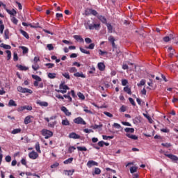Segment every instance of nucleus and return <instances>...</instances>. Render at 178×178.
Instances as JSON below:
<instances>
[{
  "mask_svg": "<svg viewBox=\"0 0 178 178\" xmlns=\"http://www.w3.org/2000/svg\"><path fill=\"white\" fill-rule=\"evenodd\" d=\"M17 90L19 92H22L23 94H26V92L28 94H33V90H31V89L23 88L22 86H18Z\"/></svg>",
  "mask_w": 178,
  "mask_h": 178,
  "instance_id": "nucleus-1",
  "label": "nucleus"
},
{
  "mask_svg": "<svg viewBox=\"0 0 178 178\" xmlns=\"http://www.w3.org/2000/svg\"><path fill=\"white\" fill-rule=\"evenodd\" d=\"M42 134L44 136V138L48 139L49 137H52L54 136V133L48 129L42 130Z\"/></svg>",
  "mask_w": 178,
  "mask_h": 178,
  "instance_id": "nucleus-2",
  "label": "nucleus"
},
{
  "mask_svg": "<svg viewBox=\"0 0 178 178\" xmlns=\"http://www.w3.org/2000/svg\"><path fill=\"white\" fill-rule=\"evenodd\" d=\"M74 123H75L76 124H87L86 121H84V119H83L81 117H77L76 118H74Z\"/></svg>",
  "mask_w": 178,
  "mask_h": 178,
  "instance_id": "nucleus-3",
  "label": "nucleus"
},
{
  "mask_svg": "<svg viewBox=\"0 0 178 178\" xmlns=\"http://www.w3.org/2000/svg\"><path fill=\"white\" fill-rule=\"evenodd\" d=\"M25 109H26V111H33V107L31 106H20L17 108V111L18 112H23V111H25Z\"/></svg>",
  "mask_w": 178,
  "mask_h": 178,
  "instance_id": "nucleus-4",
  "label": "nucleus"
},
{
  "mask_svg": "<svg viewBox=\"0 0 178 178\" xmlns=\"http://www.w3.org/2000/svg\"><path fill=\"white\" fill-rule=\"evenodd\" d=\"M29 156L31 159H37L38 158V153L35 151H32L29 154Z\"/></svg>",
  "mask_w": 178,
  "mask_h": 178,
  "instance_id": "nucleus-5",
  "label": "nucleus"
},
{
  "mask_svg": "<svg viewBox=\"0 0 178 178\" xmlns=\"http://www.w3.org/2000/svg\"><path fill=\"white\" fill-rule=\"evenodd\" d=\"M60 111H62L66 116H71L72 115V113L70 111H69L67 108H66L65 106H62L60 108Z\"/></svg>",
  "mask_w": 178,
  "mask_h": 178,
  "instance_id": "nucleus-6",
  "label": "nucleus"
},
{
  "mask_svg": "<svg viewBox=\"0 0 178 178\" xmlns=\"http://www.w3.org/2000/svg\"><path fill=\"white\" fill-rule=\"evenodd\" d=\"M89 29L90 30H99V27H101V24H93L89 25Z\"/></svg>",
  "mask_w": 178,
  "mask_h": 178,
  "instance_id": "nucleus-7",
  "label": "nucleus"
},
{
  "mask_svg": "<svg viewBox=\"0 0 178 178\" xmlns=\"http://www.w3.org/2000/svg\"><path fill=\"white\" fill-rule=\"evenodd\" d=\"M36 104H37V105H39V106H42L44 108H47V106H48V105H49L48 102H42L41 100H37Z\"/></svg>",
  "mask_w": 178,
  "mask_h": 178,
  "instance_id": "nucleus-8",
  "label": "nucleus"
},
{
  "mask_svg": "<svg viewBox=\"0 0 178 178\" xmlns=\"http://www.w3.org/2000/svg\"><path fill=\"white\" fill-rule=\"evenodd\" d=\"M165 156H167L170 159H172L174 161H178V157L177 156H175L173 154H168L166 153L164 154Z\"/></svg>",
  "mask_w": 178,
  "mask_h": 178,
  "instance_id": "nucleus-9",
  "label": "nucleus"
},
{
  "mask_svg": "<svg viewBox=\"0 0 178 178\" xmlns=\"http://www.w3.org/2000/svg\"><path fill=\"white\" fill-rule=\"evenodd\" d=\"M88 168H92V166H98V163L95 161H89L87 163Z\"/></svg>",
  "mask_w": 178,
  "mask_h": 178,
  "instance_id": "nucleus-10",
  "label": "nucleus"
},
{
  "mask_svg": "<svg viewBox=\"0 0 178 178\" xmlns=\"http://www.w3.org/2000/svg\"><path fill=\"white\" fill-rule=\"evenodd\" d=\"M31 119H33V116L28 115L24 119V124H29V123H31Z\"/></svg>",
  "mask_w": 178,
  "mask_h": 178,
  "instance_id": "nucleus-11",
  "label": "nucleus"
},
{
  "mask_svg": "<svg viewBox=\"0 0 178 178\" xmlns=\"http://www.w3.org/2000/svg\"><path fill=\"white\" fill-rule=\"evenodd\" d=\"M59 88L60 90H63V91H65V93L67 92V90H69V87L65 83L60 84Z\"/></svg>",
  "mask_w": 178,
  "mask_h": 178,
  "instance_id": "nucleus-12",
  "label": "nucleus"
},
{
  "mask_svg": "<svg viewBox=\"0 0 178 178\" xmlns=\"http://www.w3.org/2000/svg\"><path fill=\"white\" fill-rule=\"evenodd\" d=\"M69 137H70V138H74L75 140H77V139L80 138V136L77 135L74 132H72V133L70 134Z\"/></svg>",
  "mask_w": 178,
  "mask_h": 178,
  "instance_id": "nucleus-13",
  "label": "nucleus"
},
{
  "mask_svg": "<svg viewBox=\"0 0 178 178\" xmlns=\"http://www.w3.org/2000/svg\"><path fill=\"white\" fill-rule=\"evenodd\" d=\"M97 67L100 72H104V70H105V64H104V63H99Z\"/></svg>",
  "mask_w": 178,
  "mask_h": 178,
  "instance_id": "nucleus-14",
  "label": "nucleus"
},
{
  "mask_svg": "<svg viewBox=\"0 0 178 178\" xmlns=\"http://www.w3.org/2000/svg\"><path fill=\"white\" fill-rule=\"evenodd\" d=\"M6 10L7 13H8L9 15H10L11 16H16L17 15V12L15 11V9H13V10H9L8 8H6Z\"/></svg>",
  "mask_w": 178,
  "mask_h": 178,
  "instance_id": "nucleus-15",
  "label": "nucleus"
},
{
  "mask_svg": "<svg viewBox=\"0 0 178 178\" xmlns=\"http://www.w3.org/2000/svg\"><path fill=\"white\" fill-rule=\"evenodd\" d=\"M73 37H74V40H76V41H79V42H84V39H83V38H81V36L75 35Z\"/></svg>",
  "mask_w": 178,
  "mask_h": 178,
  "instance_id": "nucleus-16",
  "label": "nucleus"
},
{
  "mask_svg": "<svg viewBox=\"0 0 178 178\" xmlns=\"http://www.w3.org/2000/svg\"><path fill=\"white\" fill-rule=\"evenodd\" d=\"M61 124L63 126H70V122L67 120V118H65L64 120H62Z\"/></svg>",
  "mask_w": 178,
  "mask_h": 178,
  "instance_id": "nucleus-17",
  "label": "nucleus"
},
{
  "mask_svg": "<svg viewBox=\"0 0 178 178\" xmlns=\"http://www.w3.org/2000/svg\"><path fill=\"white\" fill-rule=\"evenodd\" d=\"M75 77H81L82 79H86V75L83 72H76L74 74Z\"/></svg>",
  "mask_w": 178,
  "mask_h": 178,
  "instance_id": "nucleus-18",
  "label": "nucleus"
},
{
  "mask_svg": "<svg viewBox=\"0 0 178 178\" xmlns=\"http://www.w3.org/2000/svg\"><path fill=\"white\" fill-rule=\"evenodd\" d=\"M58 122H56V120H54V121H50V122H49L48 124V127H51V129H54V127H55V125L57 124Z\"/></svg>",
  "mask_w": 178,
  "mask_h": 178,
  "instance_id": "nucleus-19",
  "label": "nucleus"
},
{
  "mask_svg": "<svg viewBox=\"0 0 178 178\" xmlns=\"http://www.w3.org/2000/svg\"><path fill=\"white\" fill-rule=\"evenodd\" d=\"M127 137H128L129 138H131V140H138V137H137V136L136 135H131L130 134H126Z\"/></svg>",
  "mask_w": 178,
  "mask_h": 178,
  "instance_id": "nucleus-20",
  "label": "nucleus"
},
{
  "mask_svg": "<svg viewBox=\"0 0 178 178\" xmlns=\"http://www.w3.org/2000/svg\"><path fill=\"white\" fill-rule=\"evenodd\" d=\"M1 48H3L4 49H10L12 48V47H10V45L8 44H5L3 43H1L0 44Z\"/></svg>",
  "mask_w": 178,
  "mask_h": 178,
  "instance_id": "nucleus-21",
  "label": "nucleus"
},
{
  "mask_svg": "<svg viewBox=\"0 0 178 178\" xmlns=\"http://www.w3.org/2000/svg\"><path fill=\"white\" fill-rule=\"evenodd\" d=\"M106 26H107V29L108 30V33H113V27L111 24H106Z\"/></svg>",
  "mask_w": 178,
  "mask_h": 178,
  "instance_id": "nucleus-22",
  "label": "nucleus"
},
{
  "mask_svg": "<svg viewBox=\"0 0 178 178\" xmlns=\"http://www.w3.org/2000/svg\"><path fill=\"white\" fill-rule=\"evenodd\" d=\"M168 53L170 54V56L172 57V55H175V49H173V47H170L168 49Z\"/></svg>",
  "mask_w": 178,
  "mask_h": 178,
  "instance_id": "nucleus-23",
  "label": "nucleus"
},
{
  "mask_svg": "<svg viewBox=\"0 0 178 178\" xmlns=\"http://www.w3.org/2000/svg\"><path fill=\"white\" fill-rule=\"evenodd\" d=\"M98 19L99 20H101L102 22H103L104 24H106V18H105V17L100 15L98 16Z\"/></svg>",
  "mask_w": 178,
  "mask_h": 178,
  "instance_id": "nucleus-24",
  "label": "nucleus"
},
{
  "mask_svg": "<svg viewBox=\"0 0 178 178\" xmlns=\"http://www.w3.org/2000/svg\"><path fill=\"white\" fill-rule=\"evenodd\" d=\"M74 173V170H65V174L67 176H72Z\"/></svg>",
  "mask_w": 178,
  "mask_h": 178,
  "instance_id": "nucleus-25",
  "label": "nucleus"
},
{
  "mask_svg": "<svg viewBox=\"0 0 178 178\" xmlns=\"http://www.w3.org/2000/svg\"><path fill=\"white\" fill-rule=\"evenodd\" d=\"M47 76H48L49 79H56V73L49 72Z\"/></svg>",
  "mask_w": 178,
  "mask_h": 178,
  "instance_id": "nucleus-26",
  "label": "nucleus"
},
{
  "mask_svg": "<svg viewBox=\"0 0 178 178\" xmlns=\"http://www.w3.org/2000/svg\"><path fill=\"white\" fill-rule=\"evenodd\" d=\"M9 106H17V104H16V102H15L13 99H10L8 102Z\"/></svg>",
  "mask_w": 178,
  "mask_h": 178,
  "instance_id": "nucleus-27",
  "label": "nucleus"
},
{
  "mask_svg": "<svg viewBox=\"0 0 178 178\" xmlns=\"http://www.w3.org/2000/svg\"><path fill=\"white\" fill-rule=\"evenodd\" d=\"M19 48L22 49L23 54H28L29 53V48L24 47V46H20Z\"/></svg>",
  "mask_w": 178,
  "mask_h": 178,
  "instance_id": "nucleus-28",
  "label": "nucleus"
},
{
  "mask_svg": "<svg viewBox=\"0 0 178 178\" xmlns=\"http://www.w3.org/2000/svg\"><path fill=\"white\" fill-rule=\"evenodd\" d=\"M124 91L127 92V94H129V95H131V89L129 88V86H126L124 88Z\"/></svg>",
  "mask_w": 178,
  "mask_h": 178,
  "instance_id": "nucleus-29",
  "label": "nucleus"
},
{
  "mask_svg": "<svg viewBox=\"0 0 178 178\" xmlns=\"http://www.w3.org/2000/svg\"><path fill=\"white\" fill-rule=\"evenodd\" d=\"M32 78L34 79V80H35V81H42L41 77H40L38 75H32Z\"/></svg>",
  "mask_w": 178,
  "mask_h": 178,
  "instance_id": "nucleus-30",
  "label": "nucleus"
},
{
  "mask_svg": "<svg viewBox=\"0 0 178 178\" xmlns=\"http://www.w3.org/2000/svg\"><path fill=\"white\" fill-rule=\"evenodd\" d=\"M32 68L35 72L40 69V65H38L37 63H34L33 65H32Z\"/></svg>",
  "mask_w": 178,
  "mask_h": 178,
  "instance_id": "nucleus-31",
  "label": "nucleus"
},
{
  "mask_svg": "<svg viewBox=\"0 0 178 178\" xmlns=\"http://www.w3.org/2000/svg\"><path fill=\"white\" fill-rule=\"evenodd\" d=\"M6 54H7V60H10V58H12V52L9 50H6Z\"/></svg>",
  "mask_w": 178,
  "mask_h": 178,
  "instance_id": "nucleus-32",
  "label": "nucleus"
},
{
  "mask_svg": "<svg viewBox=\"0 0 178 178\" xmlns=\"http://www.w3.org/2000/svg\"><path fill=\"white\" fill-rule=\"evenodd\" d=\"M4 38L5 40H9V30L8 29L4 31Z\"/></svg>",
  "mask_w": 178,
  "mask_h": 178,
  "instance_id": "nucleus-33",
  "label": "nucleus"
},
{
  "mask_svg": "<svg viewBox=\"0 0 178 178\" xmlns=\"http://www.w3.org/2000/svg\"><path fill=\"white\" fill-rule=\"evenodd\" d=\"M63 97H64V98H67V99L70 102H72V97H70V92H68L67 95H64Z\"/></svg>",
  "mask_w": 178,
  "mask_h": 178,
  "instance_id": "nucleus-34",
  "label": "nucleus"
},
{
  "mask_svg": "<svg viewBox=\"0 0 178 178\" xmlns=\"http://www.w3.org/2000/svg\"><path fill=\"white\" fill-rule=\"evenodd\" d=\"M22 131L21 129H15L12 131V134H19Z\"/></svg>",
  "mask_w": 178,
  "mask_h": 178,
  "instance_id": "nucleus-35",
  "label": "nucleus"
},
{
  "mask_svg": "<svg viewBox=\"0 0 178 178\" xmlns=\"http://www.w3.org/2000/svg\"><path fill=\"white\" fill-rule=\"evenodd\" d=\"M35 150L37 151V152H38L39 154H41V149L40 148V143H35Z\"/></svg>",
  "mask_w": 178,
  "mask_h": 178,
  "instance_id": "nucleus-36",
  "label": "nucleus"
},
{
  "mask_svg": "<svg viewBox=\"0 0 178 178\" xmlns=\"http://www.w3.org/2000/svg\"><path fill=\"white\" fill-rule=\"evenodd\" d=\"M145 79H142L140 83H137L138 87H141V86H145Z\"/></svg>",
  "mask_w": 178,
  "mask_h": 178,
  "instance_id": "nucleus-37",
  "label": "nucleus"
},
{
  "mask_svg": "<svg viewBox=\"0 0 178 178\" xmlns=\"http://www.w3.org/2000/svg\"><path fill=\"white\" fill-rule=\"evenodd\" d=\"M124 131L126 133H134V128H125Z\"/></svg>",
  "mask_w": 178,
  "mask_h": 178,
  "instance_id": "nucleus-38",
  "label": "nucleus"
},
{
  "mask_svg": "<svg viewBox=\"0 0 178 178\" xmlns=\"http://www.w3.org/2000/svg\"><path fill=\"white\" fill-rule=\"evenodd\" d=\"M56 119V117H51L50 118H45L44 120H46V122H47V123L49 124L51 120H55Z\"/></svg>",
  "mask_w": 178,
  "mask_h": 178,
  "instance_id": "nucleus-39",
  "label": "nucleus"
},
{
  "mask_svg": "<svg viewBox=\"0 0 178 178\" xmlns=\"http://www.w3.org/2000/svg\"><path fill=\"white\" fill-rule=\"evenodd\" d=\"M20 33H21V34H22V35H24V37H25V38H29V34L27 33V32L21 29Z\"/></svg>",
  "mask_w": 178,
  "mask_h": 178,
  "instance_id": "nucleus-40",
  "label": "nucleus"
},
{
  "mask_svg": "<svg viewBox=\"0 0 178 178\" xmlns=\"http://www.w3.org/2000/svg\"><path fill=\"white\" fill-rule=\"evenodd\" d=\"M143 116H145V118H147L149 123H152L153 122L152 118H151L149 115H148L147 114L143 113Z\"/></svg>",
  "mask_w": 178,
  "mask_h": 178,
  "instance_id": "nucleus-41",
  "label": "nucleus"
},
{
  "mask_svg": "<svg viewBox=\"0 0 178 178\" xmlns=\"http://www.w3.org/2000/svg\"><path fill=\"white\" fill-rule=\"evenodd\" d=\"M79 49H80L81 52H82V54H86V55H90V51L86 50L85 49L80 47Z\"/></svg>",
  "mask_w": 178,
  "mask_h": 178,
  "instance_id": "nucleus-42",
  "label": "nucleus"
},
{
  "mask_svg": "<svg viewBox=\"0 0 178 178\" xmlns=\"http://www.w3.org/2000/svg\"><path fill=\"white\" fill-rule=\"evenodd\" d=\"M70 73H76L77 72V69L75 67H71L69 70Z\"/></svg>",
  "mask_w": 178,
  "mask_h": 178,
  "instance_id": "nucleus-43",
  "label": "nucleus"
},
{
  "mask_svg": "<svg viewBox=\"0 0 178 178\" xmlns=\"http://www.w3.org/2000/svg\"><path fill=\"white\" fill-rule=\"evenodd\" d=\"M72 162H73V158H70V159L64 161L65 165H67L69 163H72Z\"/></svg>",
  "mask_w": 178,
  "mask_h": 178,
  "instance_id": "nucleus-44",
  "label": "nucleus"
},
{
  "mask_svg": "<svg viewBox=\"0 0 178 178\" xmlns=\"http://www.w3.org/2000/svg\"><path fill=\"white\" fill-rule=\"evenodd\" d=\"M93 175H101V169L95 168Z\"/></svg>",
  "mask_w": 178,
  "mask_h": 178,
  "instance_id": "nucleus-45",
  "label": "nucleus"
},
{
  "mask_svg": "<svg viewBox=\"0 0 178 178\" xmlns=\"http://www.w3.org/2000/svg\"><path fill=\"white\" fill-rule=\"evenodd\" d=\"M44 65L47 66L48 69H52V67H55V64L54 63H46Z\"/></svg>",
  "mask_w": 178,
  "mask_h": 178,
  "instance_id": "nucleus-46",
  "label": "nucleus"
},
{
  "mask_svg": "<svg viewBox=\"0 0 178 178\" xmlns=\"http://www.w3.org/2000/svg\"><path fill=\"white\" fill-rule=\"evenodd\" d=\"M89 12L91 15H93V16H97V15H98V13L95 10L89 9Z\"/></svg>",
  "mask_w": 178,
  "mask_h": 178,
  "instance_id": "nucleus-47",
  "label": "nucleus"
},
{
  "mask_svg": "<svg viewBox=\"0 0 178 178\" xmlns=\"http://www.w3.org/2000/svg\"><path fill=\"white\" fill-rule=\"evenodd\" d=\"M62 76H63V77H65L67 80H70V75H69L67 72L63 73Z\"/></svg>",
  "mask_w": 178,
  "mask_h": 178,
  "instance_id": "nucleus-48",
  "label": "nucleus"
},
{
  "mask_svg": "<svg viewBox=\"0 0 178 178\" xmlns=\"http://www.w3.org/2000/svg\"><path fill=\"white\" fill-rule=\"evenodd\" d=\"M11 21H12V22H13L14 24H17V23H18V22H19V20H17V19L16 17H13L11 18Z\"/></svg>",
  "mask_w": 178,
  "mask_h": 178,
  "instance_id": "nucleus-49",
  "label": "nucleus"
},
{
  "mask_svg": "<svg viewBox=\"0 0 178 178\" xmlns=\"http://www.w3.org/2000/svg\"><path fill=\"white\" fill-rule=\"evenodd\" d=\"M99 55L101 56H104V55H108V52L106 51H103L102 50H99Z\"/></svg>",
  "mask_w": 178,
  "mask_h": 178,
  "instance_id": "nucleus-50",
  "label": "nucleus"
},
{
  "mask_svg": "<svg viewBox=\"0 0 178 178\" xmlns=\"http://www.w3.org/2000/svg\"><path fill=\"white\" fill-rule=\"evenodd\" d=\"M75 149H76V147H74V146H71L69 147L68 151L70 154H72V152H74Z\"/></svg>",
  "mask_w": 178,
  "mask_h": 178,
  "instance_id": "nucleus-51",
  "label": "nucleus"
},
{
  "mask_svg": "<svg viewBox=\"0 0 178 178\" xmlns=\"http://www.w3.org/2000/svg\"><path fill=\"white\" fill-rule=\"evenodd\" d=\"M136 172H137V167H131L130 168L131 173H136Z\"/></svg>",
  "mask_w": 178,
  "mask_h": 178,
  "instance_id": "nucleus-52",
  "label": "nucleus"
},
{
  "mask_svg": "<svg viewBox=\"0 0 178 178\" xmlns=\"http://www.w3.org/2000/svg\"><path fill=\"white\" fill-rule=\"evenodd\" d=\"M18 68L19 69V70H27L29 68L26 67V66H23V65H18Z\"/></svg>",
  "mask_w": 178,
  "mask_h": 178,
  "instance_id": "nucleus-53",
  "label": "nucleus"
},
{
  "mask_svg": "<svg viewBox=\"0 0 178 178\" xmlns=\"http://www.w3.org/2000/svg\"><path fill=\"white\" fill-rule=\"evenodd\" d=\"M78 151H87V148L86 147H77Z\"/></svg>",
  "mask_w": 178,
  "mask_h": 178,
  "instance_id": "nucleus-54",
  "label": "nucleus"
},
{
  "mask_svg": "<svg viewBox=\"0 0 178 178\" xmlns=\"http://www.w3.org/2000/svg\"><path fill=\"white\" fill-rule=\"evenodd\" d=\"M79 98H80V99H85L86 97H84V95H83V93L81 92H78L77 94Z\"/></svg>",
  "mask_w": 178,
  "mask_h": 178,
  "instance_id": "nucleus-55",
  "label": "nucleus"
},
{
  "mask_svg": "<svg viewBox=\"0 0 178 178\" xmlns=\"http://www.w3.org/2000/svg\"><path fill=\"white\" fill-rule=\"evenodd\" d=\"M13 59H14L15 62L18 60L19 57L17 56V53L14 52V54H13Z\"/></svg>",
  "mask_w": 178,
  "mask_h": 178,
  "instance_id": "nucleus-56",
  "label": "nucleus"
},
{
  "mask_svg": "<svg viewBox=\"0 0 178 178\" xmlns=\"http://www.w3.org/2000/svg\"><path fill=\"white\" fill-rule=\"evenodd\" d=\"M129 84V81L127 79H122V86H127Z\"/></svg>",
  "mask_w": 178,
  "mask_h": 178,
  "instance_id": "nucleus-57",
  "label": "nucleus"
},
{
  "mask_svg": "<svg viewBox=\"0 0 178 178\" xmlns=\"http://www.w3.org/2000/svg\"><path fill=\"white\" fill-rule=\"evenodd\" d=\"M101 127H102V125H101V124H99V125L95 124V125L92 126V129H93L94 130H95L97 129H99Z\"/></svg>",
  "mask_w": 178,
  "mask_h": 178,
  "instance_id": "nucleus-58",
  "label": "nucleus"
},
{
  "mask_svg": "<svg viewBox=\"0 0 178 178\" xmlns=\"http://www.w3.org/2000/svg\"><path fill=\"white\" fill-rule=\"evenodd\" d=\"M5 161L6 162H10V161H12V157L10 156H6L5 157Z\"/></svg>",
  "mask_w": 178,
  "mask_h": 178,
  "instance_id": "nucleus-59",
  "label": "nucleus"
},
{
  "mask_svg": "<svg viewBox=\"0 0 178 178\" xmlns=\"http://www.w3.org/2000/svg\"><path fill=\"white\" fill-rule=\"evenodd\" d=\"M47 47L49 51H53V49H54V46L52 45V44H48L47 45Z\"/></svg>",
  "mask_w": 178,
  "mask_h": 178,
  "instance_id": "nucleus-60",
  "label": "nucleus"
},
{
  "mask_svg": "<svg viewBox=\"0 0 178 178\" xmlns=\"http://www.w3.org/2000/svg\"><path fill=\"white\" fill-rule=\"evenodd\" d=\"M85 42L86 44H91L92 42V40L90 39V38H85Z\"/></svg>",
  "mask_w": 178,
  "mask_h": 178,
  "instance_id": "nucleus-61",
  "label": "nucleus"
},
{
  "mask_svg": "<svg viewBox=\"0 0 178 178\" xmlns=\"http://www.w3.org/2000/svg\"><path fill=\"white\" fill-rule=\"evenodd\" d=\"M94 47H95V44L94 43H91L88 47H87L86 48L88 49H94Z\"/></svg>",
  "mask_w": 178,
  "mask_h": 178,
  "instance_id": "nucleus-62",
  "label": "nucleus"
},
{
  "mask_svg": "<svg viewBox=\"0 0 178 178\" xmlns=\"http://www.w3.org/2000/svg\"><path fill=\"white\" fill-rule=\"evenodd\" d=\"M59 166V163H54L51 165V169H55V168H58Z\"/></svg>",
  "mask_w": 178,
  "mask_h": 178,
  "instance_id": "nucleus-63",
  "label": "nucleus"
},
{
  "mask_svg": "<svg viewBox=\"0 0 178 178\" xmlns=\"http://www.w3.org/2000/svg\"><path fill=\"white\" fill-rule=\"evenodd\" d=\"M161 131H162L163 133H169L170 130L168 128H163L161 129Z\"/></svg>",
  "mask_w": 178,
  "mask_h": 178,
  "instance_id": "nucleus-64",
  "label": "nucleus"
}]
</instances>
